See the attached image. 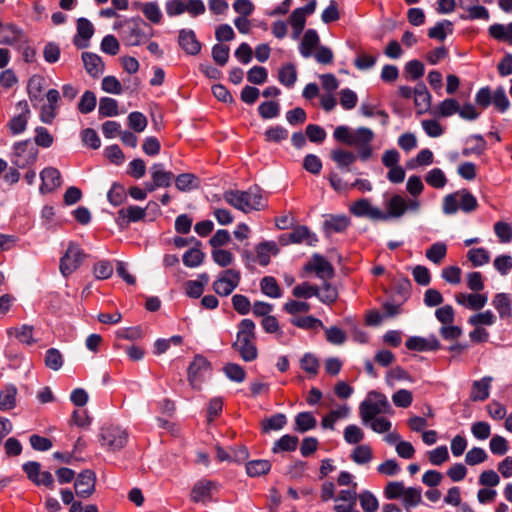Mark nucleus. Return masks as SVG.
I'll return each instance as SVG.
<instances>
[{
  "mask_svg": "<svg viewBox=\"0 0 512 512\" xmlns=\"http://www.w3.org/2000/svg\"><path fill=\"white\" fill-rule=\"evenodd\" d=\"M223 199L229 205L244 213L259 211L266 206V199L264 198L262 190L258 186H252L245 191H225Z\"/></svg>",
  "mask_w": 512,
  "mask_h": 512,
  "instance_id": "1",
  "label": "nucleus"
},
{
  "mask_svg": "<svg viewBox=\"0 0 512 512\" xmlns=\"http://www.w3.org/2000/svg\"><path fill=\"white\" fill-rule=\"evenodd\" d=\"M255 324L251 319H243L238 325L236 341L233 348L245 362H251L258 356L255 344Z\"/></svg>",
  "mask_w": 512,
  "mask_h": 512,
  "instance_id": "2",
  "label": "nucleus"
},
{
  "mask_svg": "<svg viewBox=\"0 0 512 512\" xmlns=\"http://www.w3.org/2000/svg\"><path fill=\"white\" fill-rule=\"evenodd\" d=\"M361 421L367 425L375 416L381 414H393V408L388 398L381 392L370 391L364 401L359 405Z\"/></svg>",
  "mask_w": 512,
  "mask_h": 512,
  "instance_id": "3",
  "label": "nucleus"
},
{
  "mask_svg": "<svg viewBox=\"0 0 512 512\" xmlns=\"http://www.w3.org/2000/svg\"><path fill=\"white\" fill-rule=\"evenodd\" d=\"M478 201L467 189L448 194L443 199V212L447 215L455 214L458 210L470 213L476 210Z\"/></svg>",
  "mask_w": 512,
  "mask_h": 512,
  "instance_id": "4",
  "label": "nucleus"
},
{
  "mask_svg": "<svg viewBox=\"0 0 512 512\" xmlns=\"http://www.w3.org/2000/svg\"><path fill=\"white\" fill-rule=\"evenodd\" d=\"M128 432L118 425L103 426L99 432V442L102 448L115 452L125 447L128 442Z\"/></svg>",
  "mask_w": 512,
  "mask_h": 512,
  "instance_id": "5",
  "label": "nucleus"
},
{
  "mask_svg": "<svg viewBox=\"0 0 512 512\" xmlns=\"http://www.w3.org/2000/svg\"><path fill=\"white\" fill-rule=\"evenodd\" d=\"M420 206L421 203L418 199H408L395 194L385 203V221L390 218H401L408 211L416 213L419 211Z\"/></svg>",
  "mask_w": 512,
  "mask_h": 512,
  "instance_id": "6",
  "label": "nucleus"
},
{
  "mask_svg": "<svg viewBox=\"0 0 512 512\" xmlns=\"http://www.w3.org/2000/svg\"><path fill=\"white\" fill-rule=\"evenodd\" d=\"M374 136V132L367 127H358L353 130L349 146L357 149V156L360 160L366 161L371 158L373 154L371 142L373 141Z\"/></svg>",
  "mask_w": 512,
  "mask_h": 512,
  "instance_id": "7",
  "label": "nucleus"
},
{
  "mask_svg": "<svg viewBox=\"0 0 512 512\" xmlns=\"http://www.w3.org/2000/svg\"><path fill=\"white\" fill-rule=\"evenodd\" d=\"M85 257L86 255L79 245L74 242H70L66 252L60 258V273L64 277H68L80 267Z\"/></svg>",
  "mask_w": 512,
  "mask_h": 512,
  "instance_id": "8",
  "label": "nucleus"
},
{
  "mask_svg": "<svg viewBox=\"0 0 512 512\" xmlns=\"http://www.w3.org/2000/svg\"><path fill=\"white\" fill-rule=\"evenodd\" d=\"M241 280L240 272L235 269L222 271L213 282L212 288L219 296L230 295L239 285Z\"/></svg>",
  "mask_w": 512,
  "mask_h": 512,
  "instance_id": "9",
  "label": "nucleus"
},
{
  "mask_svg": "<svg viewBox=\"0 0 512 512\" xmlns=\"http://www.w3.org/2000/svg\"><path fill=\"white\" fill-rule=\"evenodd\" d=\"M38 151L30 141L18 142L13 147L11 162L18 168H26L35 163Z\"/></svg>",
  "mask_w": 512,
  "mask_h": 512,
  "instance_id": "10",
  "label": "nucleus"
},
{
  "mask_svg": "<svg viewBox=\"0 0 512 512\" xmlns=\"http://www.w3.org/2000/svg\"><path fill=\"white\" fill-rule=\"evenodd\" d=\"M349 211L356 217H365L374 221H385L384 212L371 204L367 198H361L349 207Z\"/></svg>",
  "mask_w": 512,
  "mask_h": 512,
  "instance_id": "11",
  "label": "nucleus"
},
{
  "mask_svg": "<svg viewBox=\"0 0 512 512\" xmlns=\"http://www.w3.org/2000/svg\"><path fill=\"white\" fill-rule=\"evenodd\" d=\"M217 489L218 484L216 482L207 479L199 480L191 490V500L196 503H206L212 500L213 493Z\"/></svg>",
  "mask_w": 512,
  "mask_h": 512,
  "instance_id": "12",
  "label": "nucleus"
},
{
  "mask_svg": "<svg viewBox=\"0 0 512 512\" xmlns=\"http://www.w3.org/2000/svg\"><path fill=\"white\" fill-rule=\"evenodd\" d=\"M96 475L92 470L82 471L75 481L76 495L81 498H88L95 491Z\"/></svg>",
  "mask_w": 512,
  "mask_h": 512,
  "instance_id": "13",
  "label": "nucleus"
},
{
  "mask_svg": "<svg viewBox=\"0 0 512 512\" xmlns=\"http://www.w3.org/2000/svg\"><path fill=\"white\" fill-rule=\"evenodd\" d=\"M25 32L12 23L5 24L0 29V44L9 45L14 48L26 41Z\"/></svg>",
  "mask_w": 512,
  "mask_h": 512,
  "instance_id": "14",
  "label": "nucleus"
},
{
  "mask_svg": "<svg viewBox=\"0 0 512 512\" xmlns=\"http://www.w3.org/2000/svg\"><path fill=\"white\" fill-rule=\"evenodd\" d=\"M151 206H157V204L153 201L148 202L146 208H141L139 206H128L127 208H122L118 211L117 223L119 226L128 225L131 222H137L142 220L146 215L147 208Z\"/></svg>",
  "mask_w": 512,
  "mask_h": 512,
  "instance_id": "15",
  "label": "nucleus"
},
{
  "mask_svg": "<svg viewBox=\"0 0 512 512\" xmlns=\"http://www.w3.org/2000/svg\"><path fill=\"white\" fill-rule=\"evenodd\" d=\"M306 269L314 271L316 276L322 280L332 278L334 269L332 265L321 255L315 254L306 265Z\"/></svg>",
  "mask_w": 512,
  "mask_h": 512,
  "instance_id": "16",
  "label": "nucleus"
},
{
  "mask_svg": "<svg viewBox=\"0 0 512 512\" xmlns=\"http://www.w3.org/2000/svg\"><path fill=\"white\" fill-rule=\"evenodd\" d=\"M17 108L20 110L19 114L15 115L9 122V129L13 135L24 132L30 116V109L27 101L18 102Z\"/></svg>",
  "mask_w": 512,
  "mask_h": 512,
  "instance_id": "17",
  "label": "nucleus"
},
{
  "mask_svg": "<svg viewBox=\"0 0 512 512\" xmlns=\"http://www.w3.org/2000/svg\"><path fill=\"white\" fill-rule=\"evenodd\" d=\"M147 39V36L142 31L140 23L133 24L126 23V27L122 31V40L128 46H138Z\"/></svg>",
  "mask_w": 512,
  "mask_h": 512,
  "instance_id": "18",
  "label": "nucleus"
},
{
  "mask_svg": "<svg viewBox=\"0 0 512 512\" xmlns=\"http://www.w3.org/2000/svg\"><path fill=\"white\" fill-rule=\"evenodd\" d=\"M94 34L93 24L86 18H79L77 20V35L74 39V44L78 48H86L89 45V40Z\"/></svg>",
  "mask_w": 512,
  "mask_h": 512,
  "instance_id": "19",
  "label": "nucleus"
},
{
  "mask_svg": "<svg viewBox=\"0 0 512 512\" xmlns=\"http://www.w3.org/2000/svg\"><path fill=\"white\" fill-rule=\"evenodd\" d=\"M180 47L188 55H197L201 50V43L197 40L193 30L182 29L179 32L178 39Z\"/></svg>",
  "mask_w": 512,
  "mask_h": 512,
  "instance_id": "20",
  "label": "nucleus"
},
{
  "mask_svg": "<svg viewBox=\"0 0 512 512\" xmlns=\"http://www.w3.org/2000/svg\"><path fill=\"white\" fill-rule=\"evenodd\" d=\"M407 349L413 351H434L439 349L440 342L434 336L430 338H423L418 336L410 337L405 343Z\"/></svg>",
  "mask_w": 512,
  "mask_h": 512,
  "instance_id": "21",
  "label": "nucleus"
},
{
  "mask_svg": "<svg viewBox=\"0 0 512 512\" xmlns=\"http://www.w3.org/2000/svg\"><path fill=\"white\" fill-rule=\"evenodd\" d=\"M9 337H15L20 343L31 346L37 342L34 338V327L32 325L23 324L20 326L10 327L6 330Z\"/></svg>",
  "mask_w": 512,
  "mask_h": 512,
  "instance_id": "22",
  "label": "nucleus"
},
{
  "mask_svg": "<svg viewBox=\"0 0 512 512\" xmlns=\"http://www.w3.org/2000/svg\"><path fill=\"white\" fill-rule=\"evenodd\" d=\"M150 175L154 180V185L159 188L169 187L174 179V174L167 171L162 163H154L150 167Z\"/></svg>",
  "mask_w": 512,
  "mask_h": 512,
  "instance_id": "23",
  "label": "nucleus"
},
{
  "mask_svg": "<svg viewBox=\"0 0 512 512\" xmlns=\"http://www.w3.org/2000/svg\"><path fill=\"white\" fill-rule=\"evenodd\" d=\"M40 177L42 180L41 192L52 191L61 185L60 172L54 167L44 168L40 173Z\"/></svg>",
  "mask_w": 512,
  "mask_h": 512,
  "instance_id": "24",
  "label": "nucleus"
},
{
  "mask_svg": "<svg viewBox=\"0 0 512 512\" xmlns=\"http://www.w3.org/2000/svg\"><path fill=\"white\" fill-rule=\"evenodd\" d=\"M455 300L459 305L472 310H480L487 303V297L478 293H458L455 295Z\"/></svg>",
  "mask_w": 512,
  "mask_h": 512,
  "instance_id": "25",
  "label": "nucleus"
},
{
  "mask_svg": "<svg viewBox=\"0 0 512 512\" xmlns=\"http://www.w3.org/2000/svg\"><path fill=\"white\" fill-rule=\"evenodd\" d=\"M256 256L252 261L258 262L261 266H267L270 263L271 255L278 253L277 244L273 241L261 242L256 246Z\"/></svg>",
  "mask_w": 512,
  "mask_h": 512,
  "instance_id": "26",
  "label": "nucleus"
},
{
  "mask_svg": "<svg viewBox=\"0 0 512 512\" xmlns=\"http://www.w3.org/2000/svg\"><path fill=\"white\" fill-rule=\"evenodd\" d=\"M82 60L84 63V67L86 72L91 77H99L104 72V63L100 56L90 52L82 53Z\"/></svg>",
  "mask_w": 512,
  "mask_h": 512,
  "instance_id": "27",
  "label": "nucleus"
},
{
  "mask_svg": "<svg viewBox=\"0 0 512 512\" xmlns=\"http://www.w3.org/2000/svg\"><path fill=\"white\" fill-rule=\"evenodd\" d=\"M320 38L314 29H308L302 38L299 46L300 54L304 58H309L313 55V51L318 47Z\"/></svg>",
  "mask_w": 512,
  "mask_h": 512,
  "instance_id": "28",
  "label": "nucleus"
},
{
  "mask_svg": "<svg viewBox=\"0 0 512 512\" xmlns=\"http://www.w3.org/2000/svg\"><path fill=\"white\" fill-rule=\"evenodd\" d=\"M209 362L202 356H196L188 368V379L195 386L201 376L209 370Z\"/></svg>",
  "mask_w": 512,
  "mask_h": 512,
  "instance_id": "29",
  "label": "nucleus"
},
{
  "mask_svg": "<svg viewBox=\"0 0 512 512\" xmlns=\"http://www.w3.org/2000/svg\"><path fill=\"white\" fill-rule=\"evenodd\" d=\"M291 243H306L307 245H315L318 241L317 236L312 233L306 226H297L288 235Z\"/></svg>",
  "mask_w": 512,
  "mask_h": 512,
  "instance_id": "30",
  "label": "nucleus"
},
{
  "mask_svg": "<svg viewBox=\"0 0 512 512\" xmlns=\"http://www.w3.org/2000/svg\"><path fill=\"white\" fill-rule=\"evenodd\" d=\"M492 378L491 377H483L478 381H474L472 385V390L470 394V398L473 401H484L489 397V390Z\"/></svg>",
  "mask_w": 512,
  "mask_h": 512,
  "instance_id": "31",
  "label": "nucleus"
},
{
  "mask_svg": "<svg viewBox=\"0 0 512 512\" xmlns=\"http://www.w3.org/2000/svg\"><path fill=\"white\" fill-rule=\"evenodd\" d=\"M350 408L347 405H342L337 409L332 410L326 414L321 421V425L324 429H334L335 423L340 419H345L349 416Z\"/></svg>",
  "mask_w": 512,
  "mask_h": 512,
  "instance_id": "32",
  "label": "nucleus"
},
{
  "mask_svg": "<svg viewBox=\"0 0 512 512\" xmlns=\"http://www.w3.org/2000/svg\"><path fill=\"white\" fill-rule=\"evenodd\" d=\"M17 388L13 384L6 385L0 391V410H11L16 406Z\"/></svg>",
  "mask_w": 512,
  "mask_h": 512,
  "instance_id": "33",
  "label": "nucleus"
},
{
  "mask_svg": "<svg viewBox=\"0 0 512 512\" xmlns=\"http://www.w3.org/2000/svg\"><path fill=\"white\" fill-rule=\"evenodd\" d=\"M488 31L494 39L512 45V22L507 25L493 24L489 27Z\"/></svg>",
  "mask_w": 512,
  "mask_h": 512,
  "instance_id": "34",
  "label": "nucleus"
},
{
  "mask_svg": "<svg viewBox=\"0 0 512 512\" xmlns=\"http://www.w3.org/2000/svg\"><path fill=\"white\" fill-rule=\"evenodd\" d=\"M467 144H472L470 147L463 149L462 154L464 156H470L471 154H482L487 147V143L482 135L474 134L466 139Z\"/></svg>",
  "mask_w": 512,
  "mask_h": 512,
  "instance_id": "35",
  "label": "nucleus"
},
{
  "mask_svg": "<svg viewBox=\"0 0 512 512\" xmlns=\"http://www.w3.org/2000/svg\"><path fill=\"white\" fill-rule=\"evenodd\" d=\"M316 423V418L312 413L300 412L295 417V430L304 433L315 428Z\"/></svg>",
  "mask_w": 512,
  "mask_h": 512,
  "instance_id": "36",
  "label": "nucleus"
},
{
  "mask_svg": "<svg viewBox=\"0 0 512 512\" xmlns=\"http://www.w3.org/2000/svg\"><path fill=\"white\" fill-rule=\"evenodd\" d=\"M360 506L364 512H376L379 508V501L369 490H364L357 495Z\"/></svg>",
  "mask_w": 512,
  "mask_h": 512,
  "instance_id": "37",
  "label": "nucleus"
},
{
  "mask_svg": "<svg viewBox=\"0 0 512 512\" xmlns=\"http://www.w3.org/2000/svg\"><path fill=\"white\" fill-rule=\"evenodd\" d=\"M260 288L263 294L271 298H280L282 296L281 288L276 279L272 276L264 277L260 282Z\"/></svg>",
  "mask_w": 512,
  "mask_h": 512,
  "instance_id": "38",
  "label": "nucleus"
},
{
  "mask_svg": "<svg viewBox=\"0 0 512 512\" xmlns=\"http://www.w3.org/2000/svg\"><path fill=\"white\" fill-rule=\"evenodd\" d=\"M331 158L338 165V167L346 168L356 161L357 155L351 151L335 149L331 153Z\"/></svg>",
  "mask_w": 512,
  "mask_h": 512,
  "instance_id": "39",
  "label": "nucleus"
},
{
  "mask_svg": "<svg viewBox=\"0 0 512 512\" xmlns=\"http://www.w3.org/2000/svg\"><path fill=\"white\" fill-rule=\"evenodd\" d=\"M278 80L286 87H293L297 80L296 67L293 64L282 66L278 73Z\"/></svg>",
  "mask_w": 512,
  "mask_h": 512,
  "instance_id": "40",
  "label": "nucleus"
},
{
  "mask_svg": "<svg viewBox=\"0 0 512 512\" xmlns=\"http://www.w3.org/2000/svg\"><path fill=\"white\" fill-rule=\"evenodd\" d=\"M141 11L144 16L153 24H159L162 20V12L156 2L140 3Z\"/></svg>",
  "mask_w": 512,
  "mask_h": 512,
  "instance_id": "41",
  "label": "nucleus"
},
{
  "mask_svg": "<svg viewBox=\"0 0 512 512\" xmlns=\"http://www.w3.org/2000/svg\"><path fill=\"white\" fill-rule=\"evenodd\" d=\"M114 267L109 260H99L92 268L94 277L97 280L109 279L113 275Z\"/></svg>",
  "mask_w": 512,
  "mask_h": 512,
  "instance_id": "42",
  "label": "nucleus"
},
{
  "mask_svg": "<svg viewBox=\"0 0 512 512\" xmlns=\"http://www.w3.org/2000/svg\"><path fill=\"white\" fill-rule=\"evenodd\" d=\"M271 463L268 460H253L246 464V472L251 477H258L268 473Z\"/></svg>",
  "mask_w": 512,
  "mask_h": 512,
  "instance_id": "43",
  "label": "nucleus"
},
{
  "mask_svg": "<svg viewBox=\"0 0 512 512\" xmlns=\"http://www.w3.org/2000/svg\"><path fill=\"white\" fill-rule=\"evenodd\" d=\"M467 258L474 267H480L489 263L490 254L485 248H472L467 252Z\"/></svg>",
  "mask_w": 512,
  "mask_h": 512,
  "instance_id": "44",
  "label": "nucleus"
},
{
  "mask_svg": "<svg viewBox=\"0 0 512 512\" xmlns=\"http://www.w3.org/2000/svg\"><path fill=\"white\" fill-rule=\"evenodd\" d=\"M459 110V102L454 98H447L439 103L435 109V113L441 117H450Z\"/></svg>",
  "mask_w": 512,
  "mask_h": 512,
  "instance_id": "45",
  "label": "nucleus"
},
{
  "mask_svg": "<svg viewBox=\"0 0 512 512\" xmlns=\"http://www.w3.org/2000/svg\"><path fill=\"white\" fill-rule=\"evenodd\" d=\"M490 18L489 11L484 6L476 3L474 6L465 11L464 14L460 15L462 20H485L488 21Z\"/></svg>",
  "mask_w": 512,
  "mask_h": 512,
  "instance_id": "46",
  "label": "nucleus"
},
{
  "mask_svg": "<svg viewBox=\"0 0 512 512\" xmlns=\"http://www.w3.org/2000/svg\"><path fill=\"white\" fill-rule=\"evenodd\" d=\"M425 181L433 188L442 189L447 183V178L440 168H433L426 174Z\"/></svg>",
  "mask_w": 512,
  "mask_h": 512,
  "instance_id": "47",
  "label": "nucleus"
},
{
  "mask_svg": "<svg viewBox=\"0 0 512 512\" xmlns=\"http://www.w3.org/2000/svg\"><path fill=\"white\" fill-rule=\"evenodd\" d=\"M44 362L49 369L58 371L63 366L64 360L58 349L50 348L45 353Z\"/></svg>",
  "mask_w": 512,
  "mask_h": 512,
  "instance_id": "48",
  "label": "nucleus"
},
{
  "mask_svg": "<svg viewBox=\"0 0 512 512\" xmlns=\"http://www.w3.org/2000/svg\"><path fill=\"white\" fill-rule=\"evenodd\" d=\"M98 112L103 117H113L119 114L118 102L110 97H103L99 102Z\"/></svg>",
  "mask_w": 512,
  "mask_h": 512,
  "instance_id": "49",
  "label": "nucleus"
},
{
  "mask_svg": "<svg viewBox=\"0 0 512 512\" xmlns=\"http://www.w3.org/2000/svg\"><path fill=\"white\" fill-rule=\"evenodd\" d=\"M316 297L324 304L330 305L338 298V290L336 287L329 283H324L321 288H318Z\"/></svg>",
  "mask_w": 512,
  "mask_h": 512,
  "instance_id": "50",
  "label": "nucleus"
},
{
  "mask_svg": "<svg viewBox=\"0 0 512 512\" xmlns=\"http://www.w3.org/2000/svg\"><path fill=\"white\" fill-rule=\"evenodd\" d=\"M298 445V438L293 435H283L273 446V452L294 451Z\"/></svg>",
  "mask_w": 512,
  "mask_h": 512,
  "instance_id": "51",
  "label": "nucleus"
},
{
  "mask_svg": "<svg viewBox=\"0 0 512 512\" xmlns=\"http://www.w3.org/2000/svg\"><path fill=\"white\" fill-rule=\"evenodd\" d=\"M350 224V220L347 216L336 215L331 216L325 221V227L333 232L341 233L347 229Z\"/></svg>",
  "mask_w": 512,
  "mask_h": 512,
  "instance_id": "52",
  "label": "nucleus"
},
{
  "mask_svg": "<svg viewBox=\"0 0 512 512\" xmlns=\"http://www.w3.org/2000/svg\"><path fill=\"white\" fill-rule=\"evenodd\" d=\"M128 126L136 133L143 132L148 124L146 116L138 111L131 112L128 117Z\"/></svg>",
  "mask_w": 512,
  "mask_h": 512,
  "instance_id": "53",
  "label": "nucleus"
},
{
  "mask_svg": "<svg viewBox=\"0 0 512 512\" xmlns=\"http://www.w3.org/2000/svg\"><path fill=\"white\" fill-rule=\"evenodd\" d=\"M427 457L432 465L440 466L449 460L448 448L445 445L436 447L427 452Z\"/></svg>",
  "mask_w": 512,
  "mask_h": 512,
  "instance_id": "54",
  "label": "nucleus"
},
{
  "mask_svg": "<svg viewBox=\"0 0 512 512\" xmlns=\"http://www.w3.org/2000/svg\"><path fill=\"white\" fill-rule=\"evenodd\" d=\"M306 22V17L303 15V12L301 10L295 9L290 17H289V23L293 30V38L297 39L300 34L302 33L304 26Z\"/></svg>",
  "mask_w": 512,
  "mask_h": 512,
  "instance_id": "55",
  "label": "nucleus"
},
{
  "mask_svg": "<svg viewBox=\"0 0 512 512\" xmlns=\"http://www.w3.org/2000/svg\"><path fill=\"white\" fill-rule=\"evenodd\" d=\"M495 321L496 317L490 310L474 314L468 319V323L475 327H479L481 325L491 326Z\"/></svg>",
  "mask_w": 512,
  "mask_h": 512,
  "instance_id": "56",
  "label": "nucleus"
},
{
  "mask_svg": "<svg viewBox=\"0 0 512 512\" xmlns=\"http://www.w3.org/2000/svg\"><path fill=\"white\" fill-rule=\"evenodd\" d=\"M97 104L96 95L92 91H85L83 95L80 98V101L78 103V110L82 114H88L92 112Z\"/></svg>",
  "mask_w": 512,
  "mask_h": 512,
  "instance_id": "57",
  "label": "nucleus"
},
{
  "mask_svg": "<svg viewBox=\"0 0 512 512\" xmlns=\"http://www.w3.org/2000/svg\"><path fill=\"white\" fill-rule=\"evenodd\" d=\"M175 185L180 191H190L196 188L198 183L194 174L183 173L175 178Z\"/></svg>",
  "mask_w": 512,
  "mask_h": 512,
  "instance_id": "58",
  "label": "nucleus"
},
{
  "mask_svg": "<svg viewBox=\"0 0 512 512\" xmlns=\"http://www.w3.org/2000/svg\"><path fill=\"white\" fill-rule=\"evenodd\" d=\"M204 260V253L198 248H191L183 255V263L190 268L198 267Z\"/></svg>",
  "mask_w": 512,
  "mask_h": 512,
  "instance_id": "59",
  "label": "nucleus"
},
{
  "mask_svg": "<svg viewBox=\"0 0 512 512\" xmlns=\"http://www.w3.org/2000/svg\"><path fill=\"white\" fill-rule=\"evenodd\" d=\"M488 454L483 448L473 447L465 455V463L469 466H475L485 462Z\"/></svg>",
  "mask_w": 512,
  "mask_h": 512,
  "instance_id": "60",
  "label": "nucleus"
},
{
  "mask_svg": "<svg viewBox=\"0 0 512 512\" xmlns=\"http://www.w3.org/2000/svg\"><path fill=\"white\" fill-rule=\"evenodd\" d=\"M447 247L442 242L434 243L426 251V257L433 263L438 264L446 256Z\"/></svg>",
  "mask_w": 512,
  "mask_h": 512,
  "instance_id": "61",
  "label": "nucleus"
},
{
  "mask_svg": "<svg viewBox=\"0 0 512 512\" xmlns=\"http://www.w3.org/2000/svg\"><path fill=\"white\" fill-rule=\"evenodd\" d=\"M492 303L495 309L499 312L501 317L510 314L511 300L506 293L496 294Z\"/></svg>",
  "mask_w": 512,
  "mask_h": 512,
  "instance_id": "62",
  "label": "nucleus"
},
{
  "mask_svg": "<svg viewBox=\"0 0 512 512\" xmlns=\"http://www.w3.org/2000/svg\"><path fill=\"white\" fill-rule=\"evenodd\" d=\"M351 459L357 464H366L372 460V450L368 445H359L353 450Z\"/></svg>",
  "mask_w": 512,
  "mask_h": 512,
  "instance_id": "63",
  "label": "nucleus"
},
{
  "mask_svg": "<svg viewBox=\"0 0 512 512\" xmlns=\"http://www.w3.org/2000/svg\"><path fill=\"white\" fill-rule=\"evenodd\" d=\"M494 232L501 243H510L512 241V225L498 221L494 224Z\"/></svg>",
  "mask_w": 512,
  "mask_h": 512,
  "instance_id": "64",
  "label": "nucleus"
}]
</instances>
